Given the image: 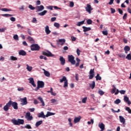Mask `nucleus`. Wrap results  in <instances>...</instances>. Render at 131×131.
I'll use <instances>...</instances> for the list:
<instances>
[{
    "label": "nucleus",
    "instance_id": "nucleus-1",
    "mask_svg": "<svg viewBox=\"0 0 131 131\" xmlns=\"http://www.w3.org/2000/svg\"><path fill=\"white\" fill-rule=\"evenodd\" d=\"M11 122H12L14 125H20V124H24V120L18 119L17 120L13 119L11 120Z\"/></svg>",
    "mask_w": 131,
    "mask_h": 131
},
{
    "label": "nucleus",
    "instance_id": "nucleus-2",
    "mask_svg": "<svg viewBox=\"0 0 131 131\" xmlns=\"http://www.w3.org/2000/svg\"><path fill=\"white\" fill-rule=\"evenodd\" d=\"M63 81H64L63 88H68V80L65 76H63L62 79H60V82L62 83Z\"/></svg>",
    "mask_w": 131,
    "mask_h": 131
},
{
    "label": "nucleus",
    "instance_id": "nucleus-3",
    "mask_svg": "<svg viewBox=\"0 0 131 131\" xmlns=\"http://www.w3.org/2000/svg\"><path fill=\"white\" fill-rule=\"evenodd\" d=\"M74 59L75 57L73 55H71L68 56V61L72 64V65H75V63H76V61H75Z\"/></svg>",
    "mask_w": 131,
    "mask_h": 131
},
{
    "label": "nucleus",
    "instance_id": "nucleus-4",
    "mask_svg": "<svg viewBox=\"0 0 131 131\" xmlns=\"http://www.w3.org/2000/svg\"><path fill=\"white\" fill-rule=\"evenodd\" d=\"M40 47L37 44H33L31 46V51H39Z\"/></svg>",
    "mask_w": 131,
    "mask_h": 131
},
{
    "label": "nucleus",
    "instance_id": "nucleus-5",
    "mask_svg": "<svg viewBox=\"0 0 131 131\" xmlns=\"http://www.w3.org/2000/svg\"><path fill=\"white\" fill-rule=\"evenodd\" d=\"M9 103H10V107L12 106L13 109H15V110H18V103L16 102H13L12 100H10Z\"/></svg>",
    "mask_w": 131,
    "mask_h": 131
},
{
    "label": "nucleus",
    "instance_id": "nucleus-6",
    "mask_svg": "<svg viewBox=\"0 0 131 131\" xmlns=\"http://www.w3.org/2000/svg\"><path fill=\"white\" fill-rule=\"evenodd\" d=\"M89 79H93L95 77V69H91L89 72Z\"/></svg>",
    "mask_w": 131,
    "mask_h": 131
},
{
    "label": "nucleus",
    "instance_id": "nucleus-7",
    "mask_svg": "<svg viewBox=\"0 0 131 131\" xmlns=\"http://www.w3.org/2000/svg\"><path fill=\"white\" fill-rule=\"evenodd\" d=\"M25 118L26 119H27L28 121H30L33 119V117L31 116L30 112H28L26 113Z\"/></svg>",
    "mask_w": 131,
    "mask_h": 131
},
{
    "label": "nucleus",
    "instance_id": "nucleus-8",
    "mask_svg": "<svg viewBox=\"0 0 131 131\" xmlns=\"http://www.w3.org/2000/svg\"><path fill=\"white\" fill-rule=\"evenodd\" d=\"M10 107H11V102L9 101L3 107V109L5 112H8L9 111V109H10Z\"/></svg>",
    "mask_w": 131,
    "mask_h": 131
},
{
    "label": "nucleus",
    "instance_id": "nucleus-9",
    "mask_svg": "<svg viewBox=\"0 0 131 131\" xmlns=\"http://www.w3.org/2000/svg\"><path fill=\"white\" fill-rule=\"evenodd\" d=\"M20 102H21V105L22 106H24V105H27L28 102H27V98L25 97L24 98H20Z\"/></svg>",
    "mask_w": 131,
    "mask_h": 131
},
{
    "label": "nucleus",
    "instance_id": "nucleus-10",
    "mask_svg": "<svg viewBox=\"0 0 131 131\" xmlns=\"http://www.w3.org/2000/svg\"><path fill=\"white\" fill-rule=\"evenodd\" d=\"M85 10L89 14H91L92 13V11H93V8H92L91 5L87 4V6L85 7Z\"/></svg>",
    "mask_w": 131,
    "mask_h": 131
},
{
    "label": "nucleus",
    "instance_id": "nucleus-11",
    "mask_svg": "<svg viewBox=\"0 0 131 131\" xmlns=\"http://www.w3.org/2000/svg\"><path fill=\"white\" fill-rule=\"evenodd\" d=\"M42 55L44 56H47V57H54V55L51 53L50 51L47 52H43Z\"/></svg>",
    "mask_w": 131,
    "mask_h": 131
},
{
    "label": "nucleus",
    "instance_id": "nucleus-12",
    "mask_svg": "<svg viewBox=\"0 0 131 131\" xmlns=\"http://www.w3.org/2000/svg\"><path fill=\"white\" fill-rule=\"evenodd\" d=\"M37 85L40 88V89H42L43 88H45V82L42 81H38Z\"/></svg>",
    "mask_w": 131,
    "mask_h": 131
},
{
    "label": "nucleus",
    "instance_id": "nucleus-13",
    "mask_svg": "<svg viewBox=\"0 0 131 131\" xmlns=\"http://www.w3.org/2000/svg\"><path fill=\"white\" fill-rule=\"evenodd\" d=\"M29 83H31V84H32V85H33L34 88H35L36 86V84H35V83H34V79H33V78H29Z\"/></svg>",
    "mask_w": 131,
    "mask_h": 131
},
{
    "label": "nucleus",
    "instance_id": "nucleus-14",
    "mask_svg": "<svg viewBox=\"0 0 131 131\" xmlns=\"http://www.w3.org/2000/svg\"><path fill=\"white\" fill-rule=\"evenodd\" d=\"M45 9V7L42 5H40V6H36V10H37V12H40L42 11V10Z\"/></svg>",
    "mask_w": 131,
    "mask_h": 131
},
{
    "label": "nucleus",
    "instance_id": "nucleus-15",
    "mask_svg": "<svg viewBox=\"0 0 131 131\" xmlns=\"http://www.w3.org/2000/svg\"><path fill=\"white\" fill-rule=\"evenodd\" d=\"M59 61L60 62L61 65H62V66L65 65V59L63 56H60Z\"/></svg>",
    "mask_w": 131,
    "mask_h": 131
},
{
    "label": "nucleus",
    "instance_id": "nucleus-16",
    "mask_svg": "<svg viewBox=\"0 0 131 131\" xmlns=\"http://www.w3.org/2000/svg\"><path fill=\"white\" fill-rule=\"evenodd\" d=\"M124 102L127 103L128 105H130L131 104L130 101L129 100V98H128L127 96L124 97Z\"/></svg>",
    "mask_w": 131,
    "mask_h": 131
},
{
    "label": "nucleus",
    "instance_id": "nucleus-17",
    "mask_svg": "<svg viewBox=\"0 0 131 131\" xmlns=\"http://www.w3.org/2000/svg\"><path fill=\"white\" fill-rule=\"evenodd\" d=\"M98 126L101 128V131L105 130V125L103 123L99 124Z\"/></svg>",
    "mask_w": 131,
    "mask_h": 131
},
{
    "label": "nucleus",
    "instance_id": "nucleus-18",
    "mask_svg": "<svg viewBox=\"0 0 131 131\" xmlns=\"http://www.w3.org/2000/svg\"><path fill=\"white\" fill-rule=\"evenodd\" d=\"M45 32L47 34H50L51 33V31L50 30V28L49 27V26H46Z\"/></svg>",
    "mask_w": 131,
    "mask_h": 131
},
{
    "label": "nucleus",
    "instance_id": "nucleus-19",
    "mask_svg": "<svg viewBox=\"0 0 131 131\" xmlns=\"http://www.w3.org/2000/svg\"><path fill=\"white\" fill-rule=\"evenodd\" d=\"M82 28L83 29L84 32H87V31H90L92 30V28H91V27H86L83 26Z\"/></svg>",
    "mask_w": 131,
    "mask_h": 131
},
{
    "label": "nucleus",
    "instance_id": "nucleus-20",
    "mask_svg": "<svg viewBox=\"0 0 131 131\" xmlns=\"http://www.w3.org/2000/svg\"><path fill=\"white\" fill-rule=\"evenodd\" d=\"M38 117H39V118H46V115H45L43 112H41L40 113H39L38 115Z\"/></svg>",
    "mask_w": 131,
    "mask_h": 131
},
{
    "label": "nucleus",
    "instance_id": "nucleus-21",
    "mask_svg": "<svg viewBox=\"0 0 131 131\" xmlns=\"http://www.w3.org/2000/svg\"><path fill=\"white\" fill-rule=\"evenodd\" d=\"M119 119H120V122H121V123H123V124H124L125 123V119H124V118H123V117H122V116H120Z\"/></svg>",
    "mask_w": 131,
    "mask_h": 131
},
{
    "label": "nucleus",
    "instance_id": "nucleus-22",
    "mask_svg": "<svg viewBox=\"0 0 131 131\" xmlns=\"http://www.w3.org/2000/svg\"><path fill=\"white\" fill-rule=\"evenodd\" d=\"M18 54L20 56H26V52H25L24 50H20Z\"/></svg>",
    "mask_w": 131,
    "mask_h": 131
},
{
    "label": "nucleus",
    "instance_id": "nucleus-23",
    "mask_svg": "<svg viewBox=\"0 0 131 131\" xmlns=\"http://www.w3.org/2000/svg\"><path fill=\"white\" fill-rule=\"evenodd\" d=\"M81 118L80 117L75 118L74 120V123H77V122H79V121H80Z\"/></svg>",
    "mask_w": 131,
    "mask_h": 131
},
{
    "label": "nucleus",
    "instance_id": "nucleus-24",
    "mask_svg": "<svg viewBox=\"0 0 131 131\" xmlns=\"http://www.w3.org/2000/svg\"><path fill=\"white\" fill-rule=\"evenodd\" d=\"M38 100H39V101H40V102L42 104V106H45V101H43V99H42V98L41 97H38Z\"/></svg>",
    "mask_w": 131,
    "mask_h": 131
},
{
    "label": "nucleus",
    "instance_id": "nucleus-25",
    "mask_svg": "<svg viewBox=\"0 0 131 131\" xmlns=\"http://www.w3.org/2000/svg\"><path fill=\"white\" fill-rule=\"evenodd\" d=\"M47 93H50L52 95V96H56V95H57V94L56 93H54L53 92V88H50V91H48Z\"/></svg>",
    "mask_w": 131,
    "mask_h": 131
},
{
    "label": "nucleus",
    "instance_id": "nucleus-26",
    "mask_svg": "<svg viewBox=\"0 0 131 131\" xmlns=\"http://www.w3.org/2000/svg\"><path fill=\"white\" fill-rule=\"evenodd\" d=\"M90 86L92 90H94V89H95V86H96V82L95 81H93L92 83L90 84Z\"/></svg>",
    "mask_w": 131,
    "mask_h": 131
},
{
    "label": "nucleus",
    "instance_id": "nucleus-27",
    "mask_svg": "<svg viewBox=\"0 0 131 131\" xmlns=\"http://www.w3.org/2000/svg\"><path fill=\"white\" fill-rule=\"evenodd\" d=\"M66 40H65V39H58V42H61V46H63L64 42H66Z\"/></svg>",
    "mask_w": 131,
    "mask_h": 131
},
{
    "label": "nucleus",
    "instance_id": "nucleus-28",
    "mask_svg": "<svg viewBox=\"0 0 131 131\" xmlns=\"http://www.w3.org/2000/svg\"><path fill=\"white\" fill-rule=\"evenodd\" d=\"M47 13H48V11L44 10L42 12L39 13L38 15H39V16H45Z\"/></svg>",
    "mask_w": 131,
    "mask_h": 131
},
{
    "label": "nucleus",
    "instance_id": "nucleus-29",
    "mask_svg": "<svg viewBox=\"0 0 131 131\" xmlns=\"http://www.w3.org/2000/svg\"><path fill=\"white\" fill-rule=\"evenodd\" d=\"M53 115H55V113H51L50 112H48L47 114L46 115V117H49V116H52Z\"/></svg>",
    "mask_w": 131,
    "mask_h": 131
},
{
    "label": "nucleus",
    "instance_id": "nucleus-30",
    "mask_svg": "<svg viewBox=\"0 0 131 131\" xmlns=\"http://www.w3.org/2000/svg\"><path fill=\"white\" fill-rule=\"evenodd\" d=\"M42 123V120L37 121L35 124L36 127H38V126H39V125H40V124H41Z\"/></svg>",
    "mask_w": 131,
    "mask_h": 131
},
{
    "label": "nucleus",
    "instance_id": "nucleus-31",
    "mask_svg": "<svg viewBox=\"0 0 131 131\" xmlns=\"http://www.w3.org/2000/svg\"><path fill=\"white\" fill-rule=\"evenodd\" d=\"M96 80H102V77L100 76V74H97V76L95 77Z\"/></svg>",
    "mask_w": 131,
    "mask_h": 131
},
{
    "label": "nucleus",
    "instance_id": "nucleus-32",
    "mask_svg": "<svg viewBox=\"0 0 131 131\" xmlns=\"http://www.w3.org/2000/svg\"><path fill=\"white\" fill-rule=\"evenodd\" d=\"M44 74L45 76H47V77H50V72L45 70L44 71Z\"/></svg>",
    "mask_w": 131,
    "mask_h": 131
},
{
    "label": "nucleus",
    "instance_id": "nucleus-33",
    "mask_svg": "<svg viewBox=\"0 0 131 131\" xmlns=\"http://www.w3.org/2000/svg\"><path fill=\"white\" fill-rule=\"evenodd\" d=\"M27 39L30 41V42H34V40H33V38L28 36L27 38Z\"/></svg>",
    "mask_w": 131,
    "mask_h": 131
},
{
    "label": "nucleus",
    "instance_id": "nucleus-34",
    "mask_svg": "<svg viewBox=\"0 0 131 131\" xmlns=\"http://www.w3.org/2000/svg\"><path fill=\"white\" fill-rule=\"evenodd\" d=\"M1 11H3V12H11L12 10L7 8H2Z\"/></svg>",
    "mask_w": 131,
    "mask_h": 131
},
{
    "label": "nucleus",
    "instance_id": "nucleus-35",
    "mask_svg": "<svg viewBox=\"0 0 131 131\" xmlns=\"http://www.w3.org/2000/svg\"><path fill=\"white\" fill-rule=\"evenodd\" d=\"M2 16H3V17H12V16H13V15L9 14H2Z\"/></svg>",
    "mask_w": 131,
    "mask_h": 131
},
{
    "label": "nucleus",
    "instance_id": "nucleus-36",
    "mask_svg": "<svg viewBox=\"0 0 131 131\" xmlns=\"http://www.w3.org/2000/svg\"><path fill=\"white\" fill-rule=\"evenodd\" d=\"M10 60H11L12 61H17V60H18V58L14 56H11L10 57Z\"/></svg>",
    "mask_w": 131,
    "mask_h": 131
},
{
    "label": "nucleus",
    "instance_id": "nucleus-37",
    "mask_svg": "<svg viewBox=\"0 0 131 131\" xmlns=\"http://www.w3.org/2000/svg\"><path fill=\"white\" fill-rule=\"evenodd\" d=\"M124 51H127L128 52H129V51H130V48L129 46H126L124 48Z\"/></svg>",
    "mask_w": 131,
    "mask_h": 131
},
{
    "label": "nucleus",
    "instance_id": "nucleus-38",
    "mask_svg": "<svg viewBox=\"0 0 131 131\" xmlns=\"http://www.w3.org/2000/svg\"><path fill=\"white\" fill-rule=\"evenodd\" d=\"M118 57H119L120 58H123V59H124V58H125V55L123 53H121L118 55Z\"/></svg>",
    "mask_w": 131,
    "mask_h": 131
},
{
    "label": "nucleus",
    "instance_id": "nucleus-39",
    "mask_svg": "<svg viewBox=\"0 0 131 131\" xmlns=\"http://www.w3.org/2000/svg\"><path fill=\"white\" fill-rule=\"evenodd\" d=\"M86 22H87V24H88V25H91L93 23V20H92V19H89L87 20Z\"/></svg>",
    "mask_w": 131,
    "mask_h": 131
},
{
    "label": "nucleus",
    "instance_id": "nucleus-40",
    "mask_svg": "<svg viewBox=\"0 0 131 131\" xmlns=\"http://www.w3.org/2000/svg\"><path fill=\"white\" fill-rule=\"evenodd\" d=\"M54 26H55V27H56V28H60V24L59 23H55L54 24Z\"/></svg>",
    "mask_w": 131,
    "mask_h": 131
},
{
    "label": "nucleus",
    "instance_id": "nucleus-41",
    "mask_svg": "<svg viewBox=\"0 0 131 131\" xmlns=\"http://www.w3.org/2000/svg\"><path fill=\"white\" fill-rule=\"evenodd\" d=\"M126 59H127V60H131V54L129 53L126 56Z\"/></svg>",
    "mask_w": 131,
    "mask_h": 131
},
{
    "label": "nucleus",
    "instance_id": "nucleus-42",
    "mask_svg": "<svg viewBox=\"0 0 131 131\" xmlns=\"http://www.w3.org/2000/svg\"><path fill=\"white\" fill-rule=\"evenodd\" d=\"M125 110L127 111L128 113H129V114H131V109L129 108V107H126L125 108Z\"/></svg>",
    "mask_w": 131,
    "mask_h": 131
},
{
    "label": "nucleus",
    "instance_id": "nucleus-43",
    "mask_svg": "<svg viewBox=\"0 0 131 131\" xmlns=\"http://www.w3.org/2000/svg\"><path fill=\"white\" fill-rule=\"evenodd\" d=\"M27 69L28 71H31L32 70V67H30L28 66V64L27 65Z\"/></svg>",
    "mask_w": 131,
    "mask_h": 131
},
{
    "label": "nucleus",
    "instance_id": "nucleus-44",
    "mask_svg": "<svg viewBox=\"0 0 131 131\" xmlns=\"http://www.w3.org/2000/svg\"><path fill=\"white\" fill-rule=\"evenodd\" d=\"M87 100H88V97H85L82 98V103H83L84 104H85L86 103Z\"/></svg>",
    "mask_w": 131,
    "mask_h": 131
},
{
    "label": "nucleus",
    "instance_id": "nucleus-45",
    "mask_svg": "<svg viewBox=\"0 0 131 131\" xmlns=\"http://www.w3.org/2000/svg\"><path fill=\"white\" fill-rule=\"evenodd\" d=\"M121 102V101L120 100V99H116V100L115 101L114 103H115V104H119Z\"/></svg>",
    "mask_w": 131,
    "mask_h": 131
},
{
    "label": "nucleus",
    "instance_id": "nucleus-46",
    "mask_svg": "<svg viewBox=\"0 0 131 131\" xmlns=\"http://www.w3.org/2000/svg\"><path fill=\"white\" fill-rule=\"evenodd\" d=\"M13 38L15 40H19V36H18V35H15L13 36Z\"/></svg>",
    "mask_w": 131,
    "mask_h": 131
},
{
    "label": "nucleus",
    "instance_id": "nucleus-47",
    "mask_svg": "<svg viewBox=\"0 0 131 131\" xmlns=\"http://www.w3.org/2000/svg\"><path fill=\"white\" fill-rule=\"evenodd\" d=\"M98 94H99V95H100V96H103V95H104V94H105V92H104L102 90H99L98 91Z\"/></svg>",
    "mask_w": 131,
    "mask_h": 131
},
{
    "label": "nucleus",
    "instance_id": "nucleus-48",
    "mask_svg": "<svg viewBox=\"0 0 131 131\" xmlns=\"http://www.w3.org/2000/svg\"><path fill=\"white\" fill-rule=\"evenodd\" d=\"M111 110L114 113H118V112H120V109H118V111H115L113 108H112Z\"/></svg>",
    "mask_w": 131,
    "mask_h": 131
},
{
    "label": "nucleus",
    "instance_id": "nucleus-49",
    "mask_svg": "<svg viewBox=\"0 0 131 131\" xmlns=\"http://www.w3.org/2000/svg\"><path fill=\"white\" fill-rule=\"evenodd\" d=\"M111 110L114 113H118V112H120V109H118V111H115L113 108H112Z\"/></svg>",
    "mask_w": 131,
    "mask_h": 131
},
{
    "label": "nucleus",
    "instance_id": "nucleus-50",
    "mask_svg": "<svg viewBox=\"0 0 131 131\" xmlns=\"http://www.w3.org/2000/svg\"><path fill=\"white\" fill-rule=\"evenodd\" d=\"M25 128H28V129H31V128H32V127H31V126H30V125H28V124H27L25 126Z\"/></svg>",
    "mask_w": 131,
    "mask_h": 131
},
{
    "label": "nucleus",
    "instance_id": "nucleus-51",
    "mask_svg": "<svg viewBox=\"0 0 131 131\" xmlns=\"http://www.w3.org/2000/svg\"><path fill=\"white\" fill-rule=\"evenodd\" d=\"M29 8L30 9V10H35V9H36L35 7H33V6L31 5H30L29 6Z\"/></svg>",
    "mask_w": 131,
    "mask_h": 131
},
{
    "label": "nucleus",
    "instance_id": "nucleus-52",
    "mask_svg": "<svg viewBox=\"0 0 131 131\" xmlns=\"http://www.w3.org/2000/svg\"><path fill=\"white\" fill-rule=\"evenodd\" d=\"M70 7H71V8H73V7H74V3H73V2H70Z\"/></svg>",
    "mask_w": 131,
    "mask_h": 131
},
{
    "label": "nucleus",
    "instance_id": "nucleus-53",
    "mask_svg": "<svg viewBox=\"0 0 131 131\" xmlns=\"http://www.w3.org/2000/svg\"><path fill=\"white\" fill-rule=\"evenodd\" d=\"M32 23H37V20L35 17L33 18V20H32Z\"/></svg>",
    "mask_w": 131,
    "mask_h": 131
},
{
    "label": "nucleus",
    "instance_id": "nucleus-54",
    "mask_svg": "<svg viewBox=\"0 0 131 131\" xmlns=\"http://www.w3.org/2000/svg\"><path fill=\"white\" fill-rule=\"evenodd\" d=\"M102 34H103V35H108V31H102Z\"/></svg>",
    "mask_w": 131,
    "mask_h": 131
},
{
    "label": "nucleus",
    "instance_id": "nucleus-55",
    "mask_svg": "<svg viewBox=\"0 0 131 131\" xmlns=\"http://www.w3.org/2000/svg\"><path fill=\"white\" fill-rule=\"evenodd\" d=\"M94 124V119H92L91 120V121H88V124Z\"/></svg>",
    "mask_w": 131,
    "mask_h": 131
},
{
    "label": "nucleus",
    "instance_id": "nucleus-56",
    "mask_svg": "<svg viewBox=\"0 0 131 131\" xmlns=\"http://www.w3.org/2000/svg\"><path fill=\"white\" fill-rule=\"evenodd\" d=\"M126 92V91H125V90H121L119 91V93H121V95H124Z\"/></svg>",
    "mask_w": 131,
    "mask_h": 131
},
{
    "label": "nucleus",
    "instance_id": "nucleus-57",
    "mask_svg": "<svg viewBox=\"0 0 131 131\" xmlns=\"http://www.w3.org/2000/svg\"><path fill=\"white\" fill-rule=\"evenodd\" d=\"M10 20H11V21H12V22H15V21H16V18H15L14 17H11L10 18Z\"/></svg>",
    "mask_w": 131,
    "mask_h": 131
},
{
    "label": "nucleus",
    "instance_id": "nucleus-58",
    "mask_svg": "<svg viewBox=\"0 0 131 131\" xmlns=\"http://www.w3.org/2000/svg\"><path fill=\"white\" fill-rule=\"evenodd\" d=\"M126 18H127V13H125L124 14V16H123V20H125V19H126Z\"/></svg>",
    "mask_w": 131,
    "mask_h": 131
},
{
    "label": "nucleus",
    "instance_id": "nucleus-59",
    "mask_svg": "<svg viewBox=\"0 0 131 131\" xmlns=\"http://www.w3.org/2000/svg\"><path fill=\"white\" fill-rule=\"evenodd\" d=\"M27 30L28 33L29 34V35H32V33H31V31L30 30V29H27Z\"/></svg>",
    "mask_w": 131,
    "mask_h": 131
},
{
    "label": "nucleus",
    "instance_id": "nucleus-60",
    "mask_svg": "<svg viewBox=\"0 0 131 131\" xmlns=\"http://www.w3.org/2000/svg\"><path fill=\"white\" fill-rule=\"evenodd\" d=\"M115 92H116V88L114 87L113 89L112 90L111 93L112 94H114V93H115Z\"/></svg>",
    "mask_w": 131,
    "mask_h": 131
},
{
    "label": "nucleus",
    "instance_id": "nucleus-61",
    "mask_svg": "<svg viewBox=\"0 0 131 131\" xmlns=\"http://www.w3.org/2000/svg\"><path fill=\"white\" fill-rule=\"evenodd\" d=\"M111 11L112 14H114V13H115V12H116L115 9H114L113 8H111Z\"/></svg>",
    "mask_w": 131,
    "mask_h": 131
},
{
    "label": "nucleus",
    "instance_id": "nucleus-62",
    "mask_svg": "<svg viewBox=\"0 0 131 131\" xmlns=\"http://www.w3.org/2000/svg\"><path fill=\"white\" fill-rule=\"evenodd\" d=\"M76 52L78 56H79L80 55V50H79V49H77Z\"/></svg>",
    "mask_w": 131,
    "mask_h": 131
},
{
    "label": "nucleus",
    "instance_id": "nucleus-63",
    "mask_svg": "<svg viewBox=\"0 0 131 131\" xmlns=\"http://www.w3.org/2000/svg\"><path fill=\"white\" fill-rule=\"evenodd\" d=\"M51 103H56V102H57V100L55 99H52L51 100Z\"/></svg>",
    "mask_w": 131,
    "mask_h": 131
},
{
    "label": "nucleus",
    "instance_id": "nucleus-64",
    "mask_svg": "<svg viewBox=\"0 0 131 131\" xmlns=\"http://www.w3.org/2000/svg\"><path fill=\"white\" fill-rule=\"evenodd\" d=\"M47 9H48V10H53V6H49L47 7Z\"/></svg>",
    "mask_w": 131,
    "mask_h": 131
}]
</instances>
